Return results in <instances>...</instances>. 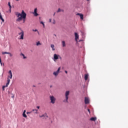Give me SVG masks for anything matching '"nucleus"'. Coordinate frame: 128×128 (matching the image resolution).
<instances>
[{
  "label": "nucleus",
  "mask_w": 128,
  "mask_h": 128,
  "mask_svg": "<svg viewBox=\"0 0 128 128\" xmlns=\"http://www.w3.org/2000/svg\"><path fill=\"white\" fill-rule=\"evenodd\" d=\"M60 67H59L57 70L56 72H53V74L56 76H57L58 75V73L60 72Z\"/></svg>",
  "instance_id": "5"
},
{
  "label": "nucleus",
  "mask_w": 128,
  "mask_h": 128,
  "mask_svg": "<svg viewBox=\"0 0 128 128\" xmlns=\"http://www.w3.org/2000/svg\"><path fill=\"white\" fill-rule=\"evenodd\" d=\"M87 0V2H90V0Z\"/></svg>",
  "instance_id": "49"
},
{
  "label": "nucleus",
  "mask_w": 128,
  "mask_h": 128,
  "mask_svg": "<svg viewBox=\"0 0 128 128\" xmlns=\"http://www.w3.org/2000/svg\"><path fill=\"white\" fill-rule=\"evenodd\" d=\"M26 110H24V112H23V114H26Z\"/></svg>",
  "instance_id": "40"
},
{
  "label": "nucleus",
  "mask_w": 128,
  "mask_h": 128,
  "mask_svg": "<svg viewBox=\"0 0 128 128\" xmlns=\"http://www.w3.org/2000/svg\"><path fill=\"white\" fill-rule=\"evenodd\" d=\"M78 42L82 44V46H84V40H79Z\"/></svg>",
  "instance_id": "10"
},
{
  "label": "nucleus",
  "mask_w": 128,
  "mask_h": 128,
  "mask_svg": "<svg viewBox=\"0 0 128 128\" xmlns=\"http://www.w3.org/2000/svg\"><path fill=\"white\" fill-rule=\"evenodd\" d=\"M26 13H25L24 15H22V16L20 18H18L16 20V22H20V20H22V22L23 24H24L26 22Z\"/></svg>",
  "instance_id": "1"
},
{
  "label": "nucleus",
  "mask_w": 128,
  "mask_h": 128,
  "mask_svg": "<svg viewBox=\"0 0 128 128\" xmlns=\"http://www.w3.org/2000/svg\"><path fill=\"white\" fill-rule=\"evenodd\" d=\"M8 78H10V79L12 78V75H10V76H9Z\"/></svg>",
  "instance_id": "32"
},
{
  "label": "nucleus",
  "mask_w": 128,
  "mask_h": 128,
  "mask_svg": "<svg viewBox=\"0 0 128 128\" xmlns=\"http://www.w3.org/2000/svg\"><path fill=\"white\" fill-rule=\"evenodd\" d=\"M25 12H24V10H22L21 14L18 12H15V14L16 16L18 18L20 17H22V16L24 15L25 14Z\"/></svg>",
  "instance_id": "2"
},
{
  "label": "nucleus",
  "mask_w": 128,
  "mask_h": 128,
  "mask_svg": "<svg viewBox=\"0 0 128 128\" xmlns=\"http://www.w3.org/2000/svg\"><path fill=\"white\" fill-rule=\"evenodd\" d=\"M50 100L52 104H54L56 102V98L54 96H50Z\"/></svg>",
  "instance_id": "6"
},
{
  "label": "nucleus",
  "mask_w": 128,
  "mask_h": 128,
  "mask_svg": "<svg viewBox=\"0 0 128 128\" xmlns=\"http://www.w3.org/2000/svg\"><path fill=\"white\" fill-rule=\"evenodd\" d=\"M49 22H52V19L51 18L49 19Z\"/></svg>",
  "instance_id": "38"
},
{
  "label": "nucleus",
  "mask_w": 128,
  "mask_h": 128,
  "mask_svg": "<svg viewBox=\"0 0 128 128\" xmlns=\"http://www.w3.org/2000/svg\"><path fill=\"white\" fill-rule=\"evenodd\" d=\"M8 6H9V8H12V6L10 5V2H8Z\"/></svg>",
  "instance_id": "25"
},
{
  "label": "nucleus",
  "mask_w": 128,
  "mask_h": 128,
  "mask_svg": "<svg viewBox=\"0 0 128 128\" xmlns=\"http://www.w3.org/2000/svg\"><path fill=\"white\" fill-rule=\"evenodd\" d=\"M90 120L92 122H96V117H92L90 118Z\"/></svg>",
  "instance_id": "11"
},
{
  "label": "nucleus",
  "mask_w": 128,
  "mask_h": 128,
  "mask_svg": "<svg viewBox=\"0 0 128 128\" xmlns=\"http://www.w3.org/2000/svg\"><path fill=\"white\" fill-rule=\"evenodd\" d=\"M38 32V34H40V32Z\"/></svg>",
  "instance_id": "51"
},
{
  "label": "nucleus",
  "mask_w": 128,
  "mask_h": 128,
  "mask_svg": "<svg viewBox=\"0 0 128 128\" xmlns=\"http://www.w3.org/2000/svg\"><path fill=\"white\" fill-rule=\"evenodd\" d=\"M26 114H32V112H27Z\"/></svg>",
  "instance_id": "37"
},
{
  "label": "nucleus",
  "mask_w": 128,
  "mask_h": 128,
  "mask_svg": "<svg viewBox=\"0 0 128 128\" xmlns=\"http://www.w3.org/2000/svg\"><path fill=\"white\" fill-rule=\"evenodd\" d=\"M32 30V32H38V29H36V30L33 29V30Z\"/></svg>",
  "instance_id": "31"
},
{
  "label": "nucleus",
  "mask_w": 128,
  "mask_h": 128,
  "mask_svg": "<svg viewBox=\"0 0 128 128\" xmlns=\"http://www.w3.org/2000/svg\"><path fill=\"white\" fill-rule=\"evenodd\" d=\"M36 108H38V110H39V108H40V106H37Z\"/></svg>",
  "instance_id": "39"
},
{
  "label": "nucleus",
  "mask_w": 128,
  "mask_h": 128,
  "mask_svg": "<svg viewBox=\"0 0 128 128\" xmlns=\"http://www.w3.org/2000/svg\"><path fill=\"white\" fill-rule=\"evenodd\" d=\"M8 54L10 55V56H11V57L12 56V53H10V52H8Z\"/></svg>",
  "instance_id": "30"
},
{
  "label": "nucleus",
  "mask_w": 128,
  "mask_h": 128,
  "mask_svg": "<svg viewBox=\"0 0 128 128\" xmlns=\"http://www.w3.org/2000/svg\"><path fill=\"white\" fill-rule=\"evenodd\" d=\"M0 20H1L3 22H4V20L2 18V15H0Z\"/></svg>",
  "instance_id": "18"
},
{
  "label": "nucleus",
  "mask_w": 128,
  "mask_h": 128,
  "mask_svg": "<svg viewBox=\"0 0 128 128\" xmlns=\"http://www.w3.org/2000/svg\"><path fill=\"white\" fill-rule=\"evenodd\" d=\"M22 116H24V118H28V116H26V113H22Z\"/></svg>",
  "instance_id": "23"
},
{
  "label": "nucleus",
  "mask_w": 128,
  "mask_h": 128,
  "mask_svg": "<svg viewBox=\"0 0 128 128\" xmlns=\"http://www.w3.org/2000/svg\"><path fill=\"white\" fill-rule=\"evenodd\" d=\"M50 46H51L52 50H55L56 49H54V44H52L50 45Z\"/></svg>",
  "instance_id": "17"
},
{
  "label": "nucleus",
  "mask_w": 128,
  "mask_h": 128,
  "mask_svg": "<svg viewBox=\"0 0 128 128\" xmlns=\"http://www.w3.org/2000/svg\"><path fill=\"white\" fill-rule=\"evenodd\" d=\"M40 42H36V46H40Z\"/></svg>",
  "instance_id": "29"
},
{
  "label": "nucleus",
  "mask_w": 128,
  "mask_h": 128,
  "mask_svg": "<svg viewBox=\"0 0 128 128\" xmlns=\"http://www.w3.org/2000/svg\"><path fill=\"white\" fill-rule=\"evenodd\" d=\"M8 74H10V76L12 75V70H9Z\"/></svg>",
  "instance_id": "28"
},
{
  "label": "nucleus",
  "mask_w": 128,
  "mask_h": 128,
  "mask_svg": "<svg viewBox=\"0 0 128 128\" xmlns=\"http://www.w3.org/2000/svg\"><path fill=\"white\" fill-rule=\"evenodd\" d=\"M52 24H56V20H54V22H53Z\"/></svg>",
  "instance_id": "33"
},
{
  "label": "nucleus",
  "mask_w": 128,
  "mask_h": 128,
  "mask_svg": "<svg viewBox=\"0 0 128 128\" xmlns=\"http://www.w3.org/2000/svg\"><path fill=\"white\" fill-rule=\"evenodd\" d=\"M88 112L89 114H90V109H88Z\"/></svg>",
  "instance_id": "36"
},
{
  "label": "nucleus",
  "mask_w": 128,
  "mask_h": 128,
  "mask_svg": "<svg viewBox=\"0 0 128 128\" xmlns=\"http://www.w3.org/2000/svg\"><path fill=\"white\" fill-rule=\"evenodd\" d=\"M78 14L80 16L81 20H84V14Z\"/></svg>",
  "instance_id": "15"
},
{
  "label": "nucleus",
  "mask_w": 128,
  "mask_h": 128,
  "mask_svg": "<svg viewBox=\"0 0 128 128\" xmlns=\"http://www.w3.org/2000/svg\"><path fill=\"white\" fill-rule=\"evenodd\" d=\"M9 12H12V8H10Z\"/></svg>",
  "instance_id": "34"
},
{
  "label": "nucleus",
  "mask_w": 128,
  "mask_h": 128,
  "mask_svg": "<svg viewBox=\"0 0 128 128\" xmlns=\"http://www.w3.org/2000/svg\"><path fill=\"white\" fill-rule=\"evenodd\" d=\"M59 58H60V60H62V57L59 56Z\"/></svg>",
  "instance_id": "47"
},
{
  "label": "nucleus",
  "mask_w": 128,
  "mask_h": 128,
  "mask_svg": "<svg viewBox=\"0 0 128 128\" xmlns=\"http://www.w3.org/2000/svg\"><path fill=\"white\" fill-rule=\"evenodd\" d=\"M40 24H44V22H42V21H41L40 22Z\"/></svg>",
  "instance_id": "35"
},
{
  "label": "nucleus",
  "mask_w": 128,
  "mask_h": 128,
  "mask_svg": "<svg viewBox=\"0 0 128 128\" xmlns=\"http://www.w3.org/2000/svg\"><path fill=\"white\" fill-rule=\"evenodd\" d=\"M36 12H38V8H36L34 10V12H33V13H36Z\"/></svg>",
  "instance_id": "27"
},
{
  "label": "nucleus",
  "mask_w": 128,
  "mask_h": 128,
  "mask_svg": "<svg viewBox=\"0 0 128 128\" xmlns=\"http://www.w3.org/2000/svg\"><path fill=\"white\" fill-rule=\"evenodd\" d=\"M88 78V74H86L84 76L85 80H87Z\"/></svg>",
  "instance_id": "16"
},
{
  "label": "nucleus",
  "mask_w": 128,
  "mask_h": 128,
  "mask_svg": "<svg viewBox=\"0 0 128 128\" xmlns=\"http://www.w3.org/2000/svg\"><path fill=\"white\" fill-rule=\"evenodd\" d=\"M33 14H34V16H38V12L33 13Z\"/></svg>",
  "instance_id": "22"
},
{
  "label": "nucleus",
  "mask_w": 128,
  "mask_h": 128,
  "mask_svg": "<svg viewBox=\"0 0 128 128\" xmlns=\"http://www.w3.org/2000/svg\"><path fill=\"white\" fill-rule=\"evenodd\" d=\"M62 44L63 47L66 46V42L64 41H62Z\"/></svg>",
  "instance_id": "20"
},
{
  "label": "nucleus",
  "mask_w": 128,
  "mask_h": 128,
  "mask_svg": "<svg viewBox=\"0 0 128 128\" xmlns=\"http://www.w3.org/2000/svg\"><path fill=\"white\" fill-rule=\"evenodd\" d=\"M16 0L18 1V0Z\"/></svg>",
  "instance_id": "53"
},
{
  "label": "nucleus",
  "mask_w": 128,
  "mask_h": 128,
  "mask_svg": "<svg viewBox=\"0 0 128 128\" xmlns=\"http://www.w3.org/2000/svg\"><path fill=\"white\" fill-rule=\"evenodd\" d=\"M62 12V9H60V8H59L56 11V12Z\"/></svg>",
  "instance_id": "26"
},
{
  "label": "nucleus",
  "mask_w": 128,
  "mask_h": 128,
  "mask_svg": "<svg viewBox=\"0 0 128 128\" xmlns=\"http://www.w3.org/2000/svg\"><path fill=\"white\" fill-rule=\"evenodd\" d=\"M61 12H64V10H61Z\"/></svg>",
  "instance_id": "41"
},
{
  "label": "nucleus",
  "mask_w": 128,
  "mask_h": 128,
  "mask_svg": "<svg viewBox=\"0 0 128 128\" xmlns=\"http://www.w3.org/2000/svg\"><path fill=\"white\" fill-rule=\"evenodd\" d=\"M0 16H2V14L0 13Z\"/></svg>",
  "instance_id": "50"
},
{
  "label": "nucleus",
  "mask_w": 128,
  "mask_h": 128,
  "mask_svg": "<svg viewBox=\"0 0 128 128\" xmlns=\"http://www.w3.org/2000/svg\"><path fill=\"white\" fill-rule=\"evenodd\" d=\"M20 56H23L24 60H26V58H27V57L26 56L24 55V54H22V53H20Z\"/></svg>",
  "instance_id": "13"
},
{
  "label": "nucleus",
  "mask_w": 128,
  "mask_h": 128,
  "mask_svg": "<svg viewBox=\"0 0 128 128\" xmlns=\"http://www.w3.org/2000/svg\"><path fill=\"white\" fill-rule=\"evenodd\" d=\"M70 94V91H66V100H64V102H68V95Z\"/></svg>",
  "instance_id": "3"
},
{
  "label": "nucleus",
  "mask_w": 128,
  "mask_h": 128,
  "mask_svg": "<svg viewBox=\"0 0 128 128\" xmlns=\"http://www.w3.org/2000/svg\"><path fill=\"white\" fill-rule=\"evenodd\" d=\"M58 56H60L56 54H54V60H58Z\"/></svg>",
  "instance_id": "12"
},
{
  "label": "nucleus",
  "mask_w": 128,
  "mask_h": 128,
  "mask_svg": "<svg viewBox=\"0 0 128 128\" xmlns=\"http://www.w3.org/2000/svg\"><path fill=\"white\" fill-rule=\"evenodd\" d=\"M84 102L85 104H90V100H88V98L85 97Z\"/></svg>",
  "instance_id": "8"
},
{
  "label": "nucleus",
  "mask_w": 128,
  "mask_h": 128,
  "mask_svg": "<svg viewBox=\"0 0 128 128\" xmlns=\"http://www.w3.org/2000/svg\"><path fill=\"white\" fill-rule=\"evenodd\" d=\"M50 88H52V86H50Z\"/></svg>",
  "instance_id": "54"
},
{
  "label": "nucleus",
  "mask_w": 128,
  "mask_h": 128,
  "mask_svg": "<svg viewBox=\"0 0 128 128\" xmlns=\"http://www.w3.org/2000/svg\"><path fill=\"white\" fill-rule=\"evenodd\" d=\"M65 72H66V74H68V71L65 70Z\"/></svg>",
  "instance_id": "45"
},
{
  "label": "nucleus",
  "mask_w": 128,
  "mask_h": 128,
  "mask_svg": "<svg viewBox=\"0 0 128 128\" xmlns=\"http://www.w3.org/2000/svg\"><path fill=\"white\" fill-rule=\"evenodd\" d=\"M20 30H21V32L18 33L19 36H20V40H24V30H22L21 28H19Z\"/></svg>",
  "instance_id": "4"
},
{
  "label": "nucleus",
  "mask_w": 128,
  "mask_h": 128,
  "mask_svg": "<svg viewBox=\"0 0 128 128\" xmlns=\"http://www.w3.org/2000/svg\"><path fill=\"white\" fill-rule=\"evenodd\" d=\"M53 16H56V12H54Z\"/></svg>",
  "instance_id": "42"
},
{
  "label": "nucleus",
  "mask_w": 128,
  "mask_h": 128,
  "mask_svg": "<svg viewBox=\"0 0 128 128\" xmlns=\"http://www.w3.org/2000/svg\"><path fill=\"white\" fill-rule=\"evenodd\" d=\"M8 52H2V54H8Z\"/></svg>",
  "instance_id": "21"
},
{
  "label": "nucleus",
  "mask_w": 128,
  "mask_h": 128,
  "mask_svg": "<svg viewBox=\"0 0 128 128\" xmlns=\"http://www.w3.org/2000/svg\"><path fill=\"white\" fill-rule=\"evenodd\" d=\"M74 36H75V40L76 42H78V38H80V36H78V32H75Z\"/></svg>",
  "instance_id": "7"
},
{
  "label": "nucleus",
  "mask_w": 128,
  "mask_h": 128,
  "mask_svg": "<svg viewBox=\"0 0 128 128\" xmlns=\"http://www.w3.org/2000/svg\"><path fill=\"white\" fill-rule=\"evenodd\" d=\"M10 80L8 78L7 79V83L6 84V86H8V85L10 84Z\"/></svg>",
  "instance_id": "14"
},
{
  "label": "nucleus",
  "mask_w": 128,
  "mask_h": 128,
  "mask_svg": "<svg viewBox=\"0 0 128 128\" xmlns=\"http://www.w3.org/2000/svg\"><path fill=\"white\" fill-rule=\"evenodd\" d=\"M12 98H14V95H13L12 96Z\"/></svg>",
  "instance_id": "43"
},
{
  "label": "nucleus",
  "mask_w": 128,
  "mask_h": 128,
  "mask_svg": "<svg viewBox=\"0 0 128 128\" xmlns=\"http://www.w3.org/2000/svg\"><path fill=\"white\" fill-rule=\"evenodd\" d=\"M33 86H34V88H36V86H34V85Z\"/></svg>",
  "instance_id": "48"
},
{
  "label": "nucleus",
  "mask_w": 128,
  "mask_h": 128,
  "mask_svg": "<svg viewBox=\"0 0 128 128\" xmlns=\"http://www.w3.org/2000/svg\"><path fill=\"white\" fill-rule=\"evenodd\" d=\"M32 112H34V114H38V110L33 109V110H32Z\"/></svg>",
  "instance_id": "19"
},
{
  "label": "nucleus",
  "mask_w": 128,
  "mask_h": 128,
  "mask_svg": "<svg viewBox=\"0 0 128 128\" xmlns=\"http://www.w3.org/2000/svg\"><path fill=\"white\" fill-rule=\"evenodd\" d=\"M5 88H8V86H6H6H2V90H4Z\"/></svg>",
  "instance_id": "24"
},
{
  "label": "nucleus",
  "mask_w": 128,
  "mask_h": 128,
  "mask_svg": "<svg viewBox=\"0 0 128 128\" xmlns=\"http://www.w3.org/2000/svg\"><path fill=\"white\" fill-rule=\"evenodd\" d=\"M80 48H82V46H80Z\"/></svg>",
  "instance_id": "52"
},
{
  "label": "nucleus",
  "mask_w": 128,
  "mask_h": 128,
  "mask_svg": "<svg viewBox=\"0 0 128 128\" xmlns=\"http://www.w3.org/2000/svg\"><path fill=\"white\" fill-rule=\"evenodd\" d=\"M54 36L56 37V34H54Z\"/></svg>",
  "instance_id": "44"
},
{
  "label": "nucleus",
  "mask_w": 128,
  "mask_h": 128,
  "mask_svg": "<svg viewBox=\"0 0 128 128\" xmlns=\"http://www.w3.org/2000/svg\"><path fill=\"white\" fill-rule=\"evenodd\" d=\"M40 118H45V120H46V118H48V114H46V113H45L44 114L40 116Z\"/></svg>",
  "instance_id": "9"
},
{
  "label": "nucleus",
  "mask_w": 128,
  "mask_h": 128,
  "mask_svg": "<svg viewBox=\"0 0 128 128\" xmlns=\"http://www.w3.org/2000/svg\"><path fill=\"white\" fill-rule=\"evenodd\" d=\"M44 28V24H42Z\"/></svg>",
  "instance_id": "46"
}]
</instances>
